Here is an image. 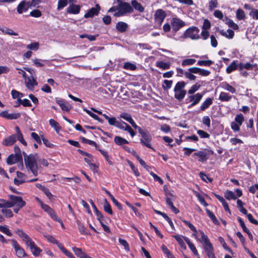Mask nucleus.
Returning <instances> with one entry per match:
<instances>
[{"mask_svg":"<svg viewBox=\"0 0 258 258\" xmlns=\"http://www.w3.org/2000/svg\"><path fill=\"white\" fill-rule=\"evenodd\" d=\"M24 160L26 169L31 171L35 176L38 174L39 166L37 163L38 155L37 154H30L27 155L26 153H23Z\"/></svg>","mask_w":258,"mask_h":258,"instance_id":"obj_1","label":"nucleus"},{"mask_svg":"<svg viewBox=\"0 0 258 258\" xmlns=\"http://www.w3.org/2000/svg\"><path fill=\"white\" fill-rule=\"evenodd\" d=\"M185 84L183 81L178 82L176 83L174 88V97L178 100H182L185 97L186 91L184 89Z\"/></svg>","mask_w":258,"mask_h":258,"instance_id":"obj_2","label":"nucleus"},{"mask_svg":"<svg viewBox=\"0 0 258 258\" xmlns=\"http://www.w3.org/2000/svg\"><path fill=\"white\" fill-rule=\"evenodd\" d=\"M118 3V12L114 14L115 16L123 15L127 13H131L133 11V9L131 5L126 2H123L120 0H117Z\"/></svg>","mask_w":258,"mask_h":258,"instance_id":"obj_3","label":"nucleus"},{"mask_svg":"<svg viewBox=\"0 0 258 258\" xmlns=\"http://www.w3.org/2000/svg\"><path fill=\"white\" fill-rule=\"evenodd\" d=\"M137 129L142 136V138L140 140L141 143L144 146L151 148L150 142L152 138L149 132L147 130H143L139 126Z\"/></svg>","mask_w":258,"mask_h":258,"instance_id":"obj_4","label":"nucleus"},{"mask_svg":"<svg viewBox=\"0 0 258 258\" xmlns=\"http://www.w3.org/2000/svg\"><path fill=\"white\" fill-rule=\"evenodd\" d=\"M201 239H198V241L203 243L204 250L206 253L214 251L212 243L210 242L208 236L204 232H201Z\"/></svg>","mask_w":258,"mask_h":258,"instance_id":"obj_5","label":"nucleus"},{"mask_svg":"<svg viewBox=\"0 0 258 258\" xmlns=\"http://www.w3.org/2000/svg\"><path fill=\"white\" fill-rule=\"evenodd\" d=\"M199 29L197 27H192L188 28L184 33L185 38H189L192 40H197L200 38Z\"/></svg>","mask_w":258,"mask_h":258,"instance_id":"obj_6","label":"nucleus"},{"mask_svg":"<svg viewBox=\"0 0 258 258\" xmlns=\"http://www.w3.org/2000/svg\"><path fill=\"white\" fill-rule=\"evenodd\" d=\"M213 151L209 150H204L200 151L193 154V156L199 157L198 161L201 162H204L207 160L210 155H212Z\"/></svg>","mask_w":258,"mask_h":258,"instance_id":"obj_7","label":"nucleus"},{"mask_svg":"<svg viewBox=\"0 0 258 258\" xmlns=\"http://www.w3.org/2000/svg\"><path fill=\"white\" fill-rule=\"evenodd\" d=\"M11 242L15 249V254L17 256L20 258H22L27 256V254L24 249L19 244L15 239H11Z\"/></svg>","mask_w":258,"mask_h":258,"instance_id":"obj_8","label":"nucleus"},{"mask_svg":"<svg viewBox=\"0 0 258 258\" xmlns=\"http://www.w3.org/2000/svg\"><path fill=\"white\" fill-rule=\"evenodd\" d=\"M9 197L10 200L11 201L13 207L16 206L17 207H19V208H22L26 205V202L23 200L22 198L21 197L11 195H9Z\"/></svg>","mask_w":258,"mask_h":258,"instance_id":"obj_9","label":"nucleus"},{"mask_svg":"<svg viewBox=\"0 0 258 258\" xmlns=\"http://www.w3.org/2000/svg\"><path fill=\"white\" fill-rule=\"evenodd\" d=\"M41 207L44 211L49 215L51 218L58 221L59 223H61V220L57 217L55 212L49 206L43 203H41Z\"/></svg>","mask_w":258,"mask_h":258,"instance_id":"obj_10","label":"nucleus"},{"mask_svg":"<svg viewBox=\"0 0 258 258\" xmlns=\"http://www.w3.org/2000/svg\"><path fill=\"white\" fill-rule=\"evenodd\" d=\"M171 25L173 30L177 31L185 25V23L179 18H174L171 20Z\"/></svg>","mask_w":258,"mask_h":258,"instance_id":"obj_11","label":"nucleus"},{"mask_svg":"<svg viewBox=\"0 0 258 258\" xmlns=\"http://www.w3.org/2000/svg\"><path fill=\"white\" fill-rule=\"evenodd\" d=\"M101 9L100 7L98 4H96L95 7L89 9L87 13L85 14L84 17L85 18H92L94 16H97Z\"/></svg>","mask_w":258,"mask_h":258,"instance_id":"obj_12","label":"nucleus"},{"mask_svg":"<svg viewBox=\"0 0 258 258\" xmlns=\"http://www.w3.org/2000/svg\"><path fill=\"white\" fill-rule=\"evenodd\" d=\"M103 116L108 121V123L110 125L115 126V127L118 128H121V124H122V121H120L117 120L116 118L114 117H109L105 114H103Z\"/></svg>","mask_w":258,"mask_h":258,"instance_id":"obj_13","label":"nucleus"},{"mask_svg":"<svg viewBox=\"0 0 258 258\" xmlns=\"http://www.w3.org/2000/svg\"><path fill=\"white\" fill-rule=\"evenodd\" d=\"M165 17L166 14L163 10L159 9L156 11L155 19L158 24L161 25L162 24Z\"/></svg>","mask_w":258,"mask_h":258,"instance_id":"obj_14","label":"nucleus"},{"mask_svg":"<svg viewBox=\"0 0 258 258\" xmlns=\"http://www.w3.org/2000/svg\"><path fill=\"white\" fill-rule=\"evenodd\" d=\"M21 116L20 113H9L7 111H4L0 112V116L8 119H16Z\"/></svg>","mask_w":258,"mask_h":258,"instance_id":"obj_15","label":"nucleus"},{"mask_svg":"<svg viewBox=\"0 0 258 258\" xmlns=\"http://www.w3.org/2000/svg\"><path fill=\"white\" fill-rule=\"evenodd\" d=\"M25 79L26 86L30 90H33L34 87L37 85L36 77H26V79Z\"/></svg>","mask_w":258,"mask_h":258,"instance_id":"obj_16","label":"nucleus"},{"mask_svg":"<svg viewBox=\"0 0 258 258\" xmlns=\"http://www.w3.org/2000/svg\"><path fill=\"white\" fill-rule=\"evenodd\" d=\"M120 117L128 122L135 128L137 129L138 127L130 114L125 112L121 113L120 114Z\"/></svg>","mask_w":258,"mask_h":258,"instance_id":"obj_17","label":"nucleus"},{"mask_svg":"<svg viewBox=\"0 0 258 258\" xmlns=\"http://www.w3.org/2000/svg\"><path fill=\"white\" fill-rule=\"evenodd\" d=\"M17 140H18L17 135L13 134L5 138L3 142V144L6 146H12L16 142Z\"/></svg>","mask_w":258,"mask_h":258,"instance_id":"obj_18","label":"nucleus"},{"mask_svg":"<svg viewBox=\"0 0 258 258\" xmlns=\"http://www.w3.org/2000/svg\"><path fill=\"white\" fill-rule=\"evenodd\" d=\"M203 97V94L197 93L196 95L189 96L188 98L190 102H192L189 106H193L199 103Z\"/></svg>","mask_w":258,"mask_h":258,"instance_id":"obj_19","label":"nucleus"},{"mask_svg":"<svg viewBox=\"0 0 258 258\" xmlns=\"http://www.w3.org/2000/svg\"><path fill=\"white\" fill-rule=\"evenodd\" d=\"M29 8V4L25 1L21 2L18 6L17 10L19 14L26 12Z\"/></svg>","mask_w":258,"mask_h":258,"instance_id":"obj_20","label":"nucleus"},{"mask_svg":"<svg viewBox=\"0 0 258 258\" xmlns=\"http://www.w3.org/2000/svg\"><path fill=\"white\" fill-rule=\"evenodd\" d=\"M219 32L221 35L228 39L233 38L234 35V31L231 29H228L227 31H224V30H220L219 31Z\"/></svg>","mask_w":258,"mask_h":258,"instance_id":"obj_21","label":"nucleus"},{"mask_svg":"<svg viewBox=\"0 0 258 258\" xmlns=\"http://www.w3.org/2000/svg\"><path fill=\"white\" fill-rule=\"evenodd\" d=\"M80 7L79 5H72L67 9V12L70 14H77L79 13Z\"/></svg>","mask_w":258,"mask_h":258,"instance_id":"obj_22","label":"nucleus"},{"mask_svg":"<svg viewBox=\"0 0 258 258\" xmlns=\"http://www.w3.org/2000/svg\"><path fill=\"white\" fill-rule=\"evenodd\" d=\"M183 238L193 253L197 256H199V253L194 244L190 242V240L187 237H183Z\"/></svg>","mask_w":258,"mask_h":258,"instance_id":"obj_23","label":"nucleus"},{"mask_svg":"<svg viewBox=\"0 0 258 258\" xmlns=\"http://www.w3.org/2000/svg\"><path fill=\"white\" fill-rule=\"evenodd\" d=\"M22 159L14 154H11L7 159V163L9 165L15 164Z\"/></svg>","mask_w":258,"mask_h":258,"instance_id":"obj_24","label":"nucleus"},{"mask_svg":"<svg viewBox=\"0 0 258 258\" xmlns=\"http://www.w3.org/2000/svg\"><path fill=\"white\" fill-rule=\"evenodd\" d=\"M215 197L219 200V201L222 204L223 207L226 211L228 212L230 214H231L230 210L228 207V205L227 202H226L224 199L221 196H219L217 194H214Z\"/></svg>","mask_w":258,"mask_h":258,"instance_id":"obj_25","label":"nucleus"},{"mask_svg":"<svg viewBox=\"0 0 258 258\" xmlns=\"http://www.w3.org/2000/svg\"><path fill=\"white\" fill-rule=\"evenodd\" d=\"M15 131L16 132V134H15V135H17V137H18V140L24 146L27 145V143L24 140L23 135L22 133L20 131V130L19 127L18 126H16L15 127Z\"/></svg>","mask_w":258,"mask_h":258,"instance_id":"obj_26","label":"nucleus"},{"mask_svg":"<svg viewBox=\"0 0 258 258\" xmlns=\"http://www.w3.org/2000/svg\"><path fill=\"white\" fill-rule=\"evenodd\" d=\"M127 28V24L123 22H119L116 26V29L120 32H125Z\"/></svg>","mask_w":258,"mask_h":258,"instance_id":"obj_27","label":"nucleus"},{"mask_svg":"<svg viewBox=\"0 0 258 258\" xmlns=\"http://www.w3.org/2000/svg\"><path fill=\"white\" fill-rule=\"evenodd\" d=\"M213 103V100L212 98H208L202 104L200 109L204 111L207 108H208Z\"/></svg>","mask_w":258,"mask_h":258,"instance_id":"obj_28","label":"nucleus"},{"mask_svg":"<svg viewBox=\"0 0 258 258\" xmlns=\"http://www.w3.org/2000/svg\"><path fill=\"white\" fill-rule=\"evenodd\" d=\"M132 5L133 8L139 11L140 12H143L144 11V7L142 6V5L138 3L137 1L134 0L132 1Z\"/></svg>","mask_w":258,"mask_h":258,"instance_id":"obj_29","label":"nucleus"},{"mask_svg":"<svg viewBox=\"0 0 258 258\" xmlns=\"http://www.w3.org/2000/svg\"><path fill=\"white\" fill-rule=\"evenodd\" d=\"M231 98L232 96L225 92H221L219 97V99L222 101H229Z\"/></svg>","mask_w":258,"mask_h":258,"instance_id":"obj_30","label":"nucleus"},{"mask_svg":"<svg viewBox=\"0 0 258 258\" xmlns=\"http://www.w3.org/2000/svg\"><path fill=\"white\" fill-rule=\"evenodd\" d=\"M222 87L224 90L229 91L231 93H235L236 92V89L232 86L230 85L227 83H223L222 84Z\"/></svg>","mask_w":258,"mask_h":258,"instance_id":"obj_31","label":"nucleus"},{"mask_svg":"<svg viewBox=\"0 0 258 258\" xmlns=\"http://www.w3.org/2000/svg\"><path fill=\"white\" fill-rule=\"evenodd\" d=\"M156 66L162 70H167L170 68V63L165 62L162 61H157Z\"/></svg>","mask_w":258,"mask_h":258,"instance_id":"obj_32","label":"nucleus"},{"mask_svg":"<svg viewBox=\"0 0 258 258\" xmlns=\"http://www.w3.org/2000/svg\"><path fill=\"white\" fill-rule=\"evenodd\" d=\"M114 141L118 145H122L128 143L126 140L118 136H116L114 138Z\"/></svg>","mask_w":258,"mask_h":258,"instance_id":"obj_33","label":"nucleus"},{"mask_svg":"<svg viewBox=\"0 0 258 258\" xmlns=\"http://www.w3.org/2000/svg\"><path fill=\"white\" fill-rule=\"evenodd\" d=\"M224 21L230 27L232 28L234 30L238 29V26L235 24L232 20L228 19L227 17L225 18Z\"/></svg>","mask_w":258,"mask_h":258,"instance_id":"obj_34","label":"nucleus"},{"mask_svg":"<svg viewBox=\"0 0 258 258\" xmlns=\"http://www.w3.org/2000/svg\"><path fill=\"white\" fill-rule=\"evenodd\" d=\"M173 237L177 240L178 244L180 245V246H181V247L182 248H183L184 249H186V245H185L183 240L182 239L181 236H180L178 235H173Z\"/></svg>","mask_w":258,"mask_h":258,"instance_id":"obj_35","label":"nucleus"},{"mask_svg":"<svg viewBox=\"0 0 258 258\" xmlns=\"http://www.w3.org/2000/svg\"><path fill=\"white\" fill-rule=\"evenodd\" d=\"M0 30L7 34L10 35H14V36H18V34L17 33L14 32L12 29H9L8 28H0Z\"/></svg>","mask_w":258,"mask_h":258,"instance_id":"obj_36","label":"nucleus"},{"mask_svg":"<svg viewBox=\"0 0 258 258\" xmlns=\"http://www.w3.org/2000/svg\"><path fill=\"white\" fill-rule=\"evenodd\" d=\"M50 125L53 127L56 132H58L60 129L59 124L53 119L49 120Z\"/></svg>","mask_w":258,"mask_h":258,"instance_id":"obj_37","label":"nucleus"},{"mask_svg":"<svg viewBox=\"0 0 258 258\" xmlns=\"http://www.w3.org/2000/svg\"><path fill=\"white\" fill-rule=\"evenodd\" d=\"M24 242H25L26 246L30 249L34 248V247L36 245L34 242L29 236L26 239H25Z\"/></svg>","mask_w":258,"mask_h":258,"instance_id":"obj_38","label":"nucleus"},{"mask_svg":"<svg viewBox=\"0 0 258 258\" xmlns=\"http://www.w3.org/2000/svg\"><path fill=\"white\" fill-rule=\"evenodd\" d=\"M15 232L22 239L23 241L29 237V236L21 229H17Z\"/></svg>","mask_w":258,"mask_h":258,"instance_id":"obj_39","label":"nucleus"},{"mask_svg":"<svg viewBox=\"0 0 258 258\" xmlns=\"http://www.w3.org/2000/svg\"><path fill=\"white\" fill-rule=\"evenodd\" d=\"M103 208H104V211L106 212L109 213L110 215H112V211L111 206L109 205V204L108 203V202H107L106 199L104 200V206H103Z\"/></svg>","mask_w":258,"mask_h":258,"instance_id":"obj_40","label":"nucleus"},{"mask_svg":"<svg viewBox=\"0 0 258 258\" xmlns=\"http://www.w3.org/2000/svg\"><path fill=\"white\" fill-rule=\"evenodd\" d=\"M236 15L237 19L239 20H243L245 17L244 11L240 9H239L237 10Z\"/></svg>","mask_w":258,"mask_h":258,"instance_id":"obj_41","label":"nucleus"},{"mask_svg":"<svg viewBox=\"0 0 258 258\" xmlns=\"http://www.w3.org/2000/svg\"><path fill=\"white\" fill-rule=\"evenodd\" d=\"M206 212L208 216L212 220L213 222L216 225H219V223L217 219H216L214 214L211 211L208 209L206 210Z\"/></svg>","mask_w":258,"mask_h":258,"instance_id":"obj_42","label":"nucleus"},{"mask_svg":"<svg viewBox=\"0 0 258 258\" xmlns=\"http://www.w3.org/2000/svg\"><path fill=\"white\" fill-rule=\"evenodd\" d=\"M83 110L85 111L87 114H88L90 116H91L94 119L98 120V121H99L100 122H102V120L101 119H100L96 114L92 112L89 110H88L86 108H83Z\"/></svg>","mask_w":258,"mask_h":258,"instance_id":"obj_43","label":"nucleus"},{"mask_svg":"<svg viewBox=\"0 0 258 258\" xmlns=\"http://www.w3.org/2000/svg\"><path fill=\"white\" fill-rule=\"evenodd\" d=\"M237 66L235 63V61H233L229 66L226 68V72L228 74L231 73L234 70L237 69Z\"/></svg>","mask_w":258,"mask_h":258,"instance_id":"obj_44","label":"nucleus"},{"mask_svg":"<svg viewBox=\"0 0 258 258\" xmlns=\"http://www.w3.org/2000/svg\"><path fill=\"white\" fill-rule=\"evenodd\" d=\"M218 1L217 0H210L209 3V10L210 11H213L214 9L218 7Z\"/></svg>","mask_w":258,"mask_h":258,"instance_id":"obj_45","label":"nucleus"},{"mask_svg":"<svg viewBox=\"0 0 258 258\" xmlns=\"http://www.w3.org/2000/svg\"><path fill=\"white\" fill-rule=\"evenodd\" d=\"M224 196L226 199L229 200L231 199L235 200L237 198L234 192L231 191H226Z\"/></svg>","mask_w":258,"mask_h":258,"instance_id":"obj_46","label":"nucleus"},{"mask_svg":"<svg viewBox=\"0 0 258 258\" xmlns=\"http://www.w3.org/2000/svg\"><path fill=\"white\" fill-rule=\"evenodd\" d=\"M244 120V118L242 114L236 115L235 117V122L241 125Z\"/></svg>","mask_w":258,"mask_h":258,"instance_id":"obj_47","label":"nucleus"},{"mask_svg":"<svg viewBox=\"0 0 258 258\" xmlns=\"http://www.w3.org/2000/svg\"><path fill=\"white\" fill-rule=\"evenodd\" d=\"M196 59L193 58L186 59L182 61L181 65L182 66L192 65L196 62Z\"/></svg>","mask_w":258,"mask_h":258,"instance_id":"obj_48","label":"nucleus"},{"mask_svg":"<svg viewBox=\"0 0 258 258\" xmlns=\"http://www.w3.org/2000/svg\"><path fill=\"white\" fill-rule=\"evenodd\" d=\"M39 44L38 42L32 43L26 46V48L30 50H37L39 48Z\"/></svg>","mask_w":258,"mask_h":258,"instance_id":"obj_49","label":"nucleus"},{"mask_svg":"<svg viewBox=\"0 0 258 258\" xmlns=\"http://www.w3.org/2000/svg\"><path fill=\"white\" fill-rule=\"evenodd\" d=\"M119 243L122 245L126 251H128L130 250L129 245L125 239H123L121 238H119L118 239Z\"/></svg>","mask_w":258,"mask_h":258,"instance_id":"obj_50","label":"nucleus"},{"mask_svg":"<svg viewBox=\"0 0 258 258\" xmlns=\"http://www.w3.org/2000/svg\"><path fill=\"white\" fill-rule=\"evenodd\" d=\"M2 212L5 215L6 218H11L13 216V212L10 209H3L2 210Z\"/></svg>","mask_w":258,"mask_h":258,"instance_id":"obj_51","label":"nucleus"},{"mask_svg":"<svg viewBox=\"0 0 258 258\" xmlns=\"http://www.w3.org/2000/svg\"><path fill=\"white\" fill-rule=\"evenodd\" d=\"M123 68L126 70L134 71L136 69L137 67L135 64L132 63L126 62L124 64Z\"/></svg>","mask_w":258,"mask_h":258,"instance_id":"obj_52","label":"nucleus"},{"mask_svg":"<svg viewBox=\"0 0 258 258\" xmlns=\"http://www.w3.org/2000/svg\"><path fill=\"white\" fill-rule=\"evenodd\" d=\"M122 124H121V128H119V129L130 133V131H131V130H132L131 126L125 122L122 121Z\"/></svg>","mask_w":258,"mask_h":258,"instance_id":"obj_53","label":"nucleus"},{"mask_svg":"<svg viewBox=\"0 0 258 258\" xmlns=\"http://www.w3.org/2000/svg\"><path fill=\"white\" fill-rule=\"evenodd\" d=\"M213 63V61L211 60H199L197 64L199 66H209Z\"/></svg>","mask_w":258,"mask_h":258,"instance_id":"obj_54","label":"nucleus"},{"mask_svg":"<svg viewBox=\"0 0 258 258\" xmlns=\"http://www.w3.org/2000/svg\"><path fill=\"white\" fill-rule=\"evenodd\" d=\"M161 249L168 258H173V255L164 245L161 246Z\"/></svg>","mask_w":258,"mask_h":258,"instance_id":"obj_55","label":"nucleus"},{"mask_svg":"<svg viewBox=\"0 0 258 258\" xmlns=\"http://www.w3.org/2000/svg\"><path fill=\"white\" fill-rule=\"evenodd\" d=\"M32 254L35 256H38L40 252L42 251V250L40 249L38 246L36 245L34 247V248L30 249Z\"/></svg>","mask_w":258,"mask_h":258,"instance_id":"obj_56","label":"nucleus"},{"mask_svg":"<svg viewBox=\"0 0 258 258\" xmlns=\"http://www.w3.org/2000/svg\"><path fill=\"white\" fill-rule=\"evenodd\" d=\"M68 4V0H58L57 9L60 10L65 7Z\"/></svg>","mask_w":258,"mask_h":258,"instance_id":"obj_57","label":"nucleus"},{"mask_svg":"<svg viewBox=\"0 0 258 258\" xmlns=\"http://www.w3.org/2000/svg\"><path fill=\"white\" fill-rule=\"evenodd\" d=\"M0 231L9 236L12 235V233L10 230L6 226L0 225Z\"/></svg>","mask_w":258,"mask_h":258,"instance_id":"obj_58","label":"nucleus"},{"mask_svg":"<svg viewBox=\"0 0 258 258\" xmlns=\"http://www.w3.org/2000/svg\"><path fill=\"white\" fill-rule=\"evenodd\" d=\"M32 61H33L34 64L36 66L39 67H41L43 66L44 64L43 62L45 61V60H44L38 59V58L34 59L32 60Z\"/></svg>","mask_w":258,"mask_h":258,"instance_id":"obj_59","label":"nucleus"},{"mask_svg":"<svg viewBox=\"0 0 258 258\" xmlns=\"http://www.w3.org/2000/svg\"><path fill=\"white\" fill-rule=\"evenodd\" d=\"M77 224L78 226L79 230L80 232H81V233L82 234H87V229L85 227V226L84 225H82L80 223V222L79 221L77 222Z\"/></svg>","mask_w":258,"mask_h":258,"instance_id":"obj_60","label":"nucleus"},{"mask_svg":"<svg viewBox=\"0 0 258 258\" xmlns=\"http://www.w3.org/2000/svg\"><path fill=\"white\" fill-rule=\"evenodd\" d=\"M172 84V81L171 80H164V85H163V88L165 90H168L171 87Z\"/></svg>","mask_w":258,"mask_h":258,"instance_id":"obj_61","label":"nucleus"},{"mask_svg":"<svg viewBox=\"0 0 258 258\" xmlns=\"http://www.w3.org/2000/svg\"><path fill=\"white\" fill-rule=\"evenodd\" d=\"M30 15L32 17L38 18L41 16L42 14L39 10H34L30 12Z\"/></svg>","mask_w":258,"mask_h":258,"instance_id":"obj_62","label":"nucleus"},{"mask_svg":"<svg viewBox=\"0 0 258 258\" xmlns=\"http://www.w3.org/2000/svg\"><path fill=\"white\" fill-rule=\"evenodd\" d=\"M211 27L210 22L208 19L204 20L203 25L202 26V29L203 30H207Z\"/></svg>","mask_w":258,"mask_h":258,"instance_id":"obj_63","label":"nucleus"},{"mask_svg":"<svg viewBox=\"0 0 258 258\" xmlns=\"http://www.w3.org/2000/svg\"><path fill=\"white\" fill-rule=\"evenodd\" d=\"M249 15L253 19H258V10L253 9L249 13Z\"/></svg>","mask_w":258,"mask_h":258,"instance_id":"obj_64","label":"nucleus"}]
</instances>
